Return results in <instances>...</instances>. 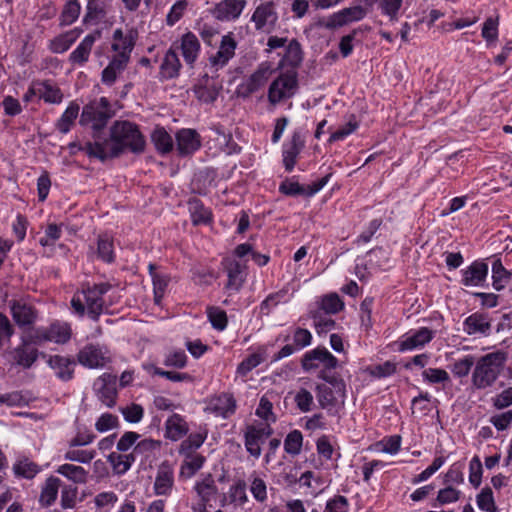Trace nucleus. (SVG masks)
Returning <instances> with one entry per match:
<instances>
[{
	"label": "nucleus",
	"instance_id": "52",
	"mask_svg": "<svg viewBox=\"0 0 512 512\" xmlns=\"http://www.w3.org/2000/svg\"><path fill=\"white\" fill-rule=\"evenodd\" d=\"M422 377L429 384H444L450 381L448 372L441 368H427L422 372Z\"/></svg>",
	"mask_w": 512,
	"mask_h": 512
},
{
	"label": "nucleus",
	"instance_id": "34",
	"mask_svg": "<svg viewBox=\"0 0 512 512\" xmlns=\"http://www.w3.org/2000/svg\"><path fill=\"white\" fill-rule=\"evenodd\" d=\"M344 308V303L336 293H330L323 296L318 302V308L315 311H320L325 315L336 314Z\"/></svg>",
	"mask_w": 512,
	"mask_h": 512
},
{
	"label": "nucleus",
	"instance_id": "45",
	"mask_svg": "<svg viewBox=\"0 0 512 512\" xmlns=\"http://www.w3.org/2000/svg\"><path fill=\"white\" fill-rule=\"evenodd\" d=\"M303 445V435L299 430H292L284 439V450L291 456L299 455Z\"/></svg>",
	"mask_w": 512,
	"mask_h": 512
},
{
	"label": "nucleus",
	"instance_id": "47",
	"mask_svg": "<svg viewBox=\"0 0 512 512\" xmlns=\"http://www.w3.org/2000/svg\"><path fill=\"white\" fill-rule=\"evenodd\" d=\"M475 358L473 355H466L461 359L456 360L451 365V372L456 378H464L467 377L472 369L475 366Z\"/></svg>",
	"mask_w": 512,
	"mask_h": 512
},
{
	"label": "nucleus",
	"instance_id": "57",
	"mask_svg": "<svg viewBox=\"0 0 512 512\" xmlns=\"http://www.w3.org/2000/svg\"><path fill=\"white\" fill-rule=\"evenodd\" d=\"M382 13L387 15L391 22L398 20L399 10L403 0H377Z\"/></svg>",
	"mask_w": 512,
	"mask_h": 512
},
{
	"label": "nucleus",
	"instance_id": "44",
	"mask_svg": "<svg viewBox=\"0 0 512 512\" xmlns=\"http://www.w3.org/2000/svg\"><path fill=\"white\" fill-rule=\"evenodd\" d=\"M16 475L32 479L40 472V467L28 458L19 459L13 466Z\"/></svg>",
	"mask_w": 512,
	"mask_h": 512
},
{
	"label": "nucleus",
	"instance_id": "23",
	"mask_svg": "<svg viewBox=\"0 0 512 512\" xmlns=\"http://www.w3.org/2000/svg\"><path fill=\"white\" fill-rule=\"evenodd\" d=\"M177 150L180 155H189L201 146L200 136L193 129H182L176 134Z\"/></svg>",
	"mask_w": 512,
	"mask_h": 512
},
{
	"label": "nucleus",
	"instance_id": "1",
	"mask_svg": "<svg viewBox=\"0 0 512 512\" xmlns=\"http://www.w3.org/2000/svg\"><path fill=\"white\" fill-rule=\"evenodd\" d=\"M145 147L146 141L138 125L127 120H117L110 127L109 138L87 142L82 150L90 157L105 161L118 157L125 151L143 153Z\"/></svg>",
	"mask_w": 512,
	"mask_h": 512
},
{
	"label": "nucleus",
	"instance_id": "4",
	"mask_svg": "<svg viewBox=\"0 0 512 512\" xmlns=\"http://www.w3.org/2000/svg\"><path fill=\"white\" fill-rule=\"evenodd\" d=\"M115 115L110 101L106 97L91 100L84 105L80 114L79 123L82 126H90L93 131V137L96 140L101 138L98 133L107 125L108 121Z\"/></svg>",
	"mask_w": 512,
	"mask_h": 512
},
{
	"label": "nucleus",
	"instance_id": "36",
	"mask_svg": "<svg viewBox=\"0 0 512 512\" xmlns=\"http://www.w3.org/2000/svg\"><path fill=\"white\" fill-rule=\"evenodd\" d=\"M80 107L79 105L72 101L60 117V119L56 123V127L59 132L66 134L70 131L71 126L74 124L75 120L79 115Z\"/></svg>",
	"mask_w": 512,
	"mask_h": 512
},
{
	"label": "nucleus",
	"instance_id": "58",
	"mask_svg": "<svg viewBox=\"0 0 512 512\" xmlns=\"http://www.w3.org/2000/svg\"><path fill=\"white\" fill-rule=\"evenodd\" d=\"M264 361L259 353L250 354L237 367V374L244 377Z\"/></svg>",
	"mask_w": 512,
	"mask_h": 512
},
{
	"label": "nucleus",
	"instance_id": "60",
	"mask_svg": "<svg viewBox=\"0 0 512 512\" xmlns=\"http://www.w3.org/2000/svg\"><path fill=\"white\" fill-rule=\"evenodd\" d=\"M229 497L231 502L236 503L239 506H243L248 501L246 483L243 480H239L237 483L232 485L229 489Z\"/></svg>",
	"mask_w": 512,
	"mask_h": 512
},
{
	"label": "nucleus",
	"instance_id": "51",
	"mask_svg": "<svg viewBox=\"0 0 512 512\" xmlns=\"http://www.w3.org/2000/svg\"><path fill=\"white\" fill-rule=\"evenodd\" d=\"M195 490L204 503L209 502L217 493V487L215 486L214 480L211 476L201 482H198L195 485Z\"/></svg>",
	"mask_w": 512,
	"mask_h": 512
},
{
	"label": "nucleus",
	"instance_id": "3",
	"mask_svg": "<svg viewBox=\"0 0 512 512\" xmlns=\"http://www.w3.org/2000/svg\"><path fill=\"white\" fill-rule=\"evenodd\" d=\"M507 353L495 351L485 354L475 361L472 372V385L476 389L492 387L504 370Z\"/></svg>",
	"mask_w": 512,
	"mask_h": 512
},
{
	"label": "nucleus",
	"instance_id": "20",
	"mask_svg": "<svg viewBox=\"0 0 512 512\" xmlns=\"http://www.w3.org/2000/svg\"><path fill=\"white\" fill-rule=\"evenodd\" d=\"M462 285L466 287L482 286L488 275V265L482 261H474L461 271Z\"/></svg>",
	"mask_w": 512,
	"mask_h": 512
},
{
	"label": "nucleus",
	"instance_id": "13",
	"mask_svg": "<svg viewBox=\"0 0 512 512\" xmlns=\"http://www.w3.org/2000/svg\"><path fill=\"white\" fill-rule=\"evenodd\" d=\"M116 381L117 377L115 375L104 373L93 384L98 399L109 408L116 404Z\"/></svg>",
	"mask_w": 512,
	"mask_h": 512
},
{
	"label": "nucleus",
	"instance_id": "5",
	"mask_svg": "<svg viewBox=\"0 0 512 512\" xmlns=\"http://www.w3.org/2000/svg\"><path fill=\"white\" fill-rule=\"evenodd\" d=\"M318 377L328 383L318 384L316 386V398L319 405L331 415H335L337 413L339 400L341 399V402H344L346 391L345 383L342 379L329 376L325 371H320Z\"/></svg>",
	"mask_w": 512,
	"mask_h": 512
},
{
	"label": "nucleus",
	"instance_id": "28",
	"mask_svg": "<svg viewBox=\"0 0 512 512\" xmlns=\"http://www.w3.org/2000/svg\"><path fill=\"white\" fill-rule=\"evenodd\" d=\"M189 431V427L184 418L179 414H172L165 422V437L178 441Z\"/></svg>",
	"mask_w": 512,
	"mask_h": 512
},
{
	"label": "nucleus",
	"instance_id": "8",
	"mask_svg": "<svg viewBox=\"0 0 512 512\" xmlns=\"http://www.w3.org/2000/svg\"><path fill=\"white\" fill-rule=\"evenodd\" d=\"M77 361L90 369L102 368L111 362V354L105 345L87 344L79 350Z\"/></svg>",
	"mask_w": 512,
	"mask_h": 512
},
{
	"label": "nucleus",
	"instance_id": "37",
	"mask_svg": "<svg viewBox=\"0 0 512 512\" xmlns=\"http://www.w3.org/2000/svg\"><path fill=\"white\" fill-rule=\"evenodd\" d=\"M188 207L194 225L206 224L211 220V211L199 199H191Z\"/></svg>",
	"mask_w": 512,
	"mask_h": 512
},
{
	"label": "nucleus",
	"instance_id": "56",
	"mask_svg": "<svg viewBox=\"0 0 512 512\" xmlns=\"http://www.w3.org/2000/svg\"><path fill=\"white\" fill-rule=\"evenodd\" d=\"M255 414L259 418L263 419L265 421L264 423H268V424L271 425V423H275L276 422V416L273 413V404L265 396H263L260 399V402H259V405H258V407L256 409Z\"/></svg>",
	"mask_w": 512,
	"mask_h": 512
},
{
	"label": "nucleus",
	"instance_id": "14",
	"mask_svg": "<svg viewBox=\"0 0 512 512\" xmlns=\"http://www.w3.org/2000/svg\"><path fill=\"white\" fill-rule=\"evenodd\" d=\"M247 6L246 0H222L211 10L212 16L221 22L237 20Z\"/></svg>",
	"mask_w": 512,
	"mask_h": 512
},
{
	"label": "nucleus",
	"instance_id": "48",
	"mask_svg": "<svg viewBox=\"0 0 512 512\" xmlns=\"http://www.w3.org/2000/svg\"><path fill=\"white\" fill-rule=\"evenodd\" d=\"M310 316L314 322V328L318 334H325L334 329L336 323L320 311H311Z\"/></svg>",
	"mask_w": 512,
	"mask_h": 512
},
{
	"label": "nucleus",
	"instance_id": "29",
	"mask_svg": "<svg viewBox=\"0 0 512 512\" xmlns=\"http://www.w3.org/2000/svg\"><path fill=\"white\" fill-rule=\"evenodd\" d=\"M491 324L486 315L481 313H473L464 321V331L468 335L488 334Z\"/></svg>",
	"mask_w": 512,
	"mask_h": 512
},
{
	"label": "nucleus",
	"instance_id": "11",
	"mask_svg": "<svg viewBox=\"0 0 512 512\" xmlns=\"http://www.w3.org/2000/svg\"><path fill=\"white\" fill-rule=\"evenodd\" d=\"M237 42L232 32H228L221 38L218 51L208 58L211 69L215 72L225 67L235 56Z\"/></svg>",
	"mask_w": 512,
	"mask_h": 512
},
{
	"label": "nucleus",
	"instance_id": "38",
	"mask_svg": "<svg viewBox=\"0 0 512 512\" xmlns=\"http://www.w3.org/2000/svg\"><path fill=\"white\" fill-rule=\"evenodd\" d=\"M151 140L156 150L162 154L170 152L173 148V139L163 127L154 129L151 134Z\"/></svg>",
	"mask_w": 512,
	"mask_h": 512
},
{
	"label": "nucleus",
	"instance_id": "35",
	"mask_svg": "<svg viewBox=\"0 0 512 512\" xmlns=\"http://www.w3.org/2000/svg\"><path fill=\"white\" fill-rule=\"evenodd\" d=\"M108 462L111 464L113 471L117 475L125 474L132 464L135 462L134 454H119L112 452L108 456Z\"/></svg>",
	"mask_w": 512,
	"mask_h": 512
},
{
	"label": "nucleus",
	"instance_id": "31",
	"mask_svg": "<svg viewBox=\"0 0 512 512\" xmlns=\"http://www.w3.org/2000/svg\"><path fill=\"white\" fill-rule=\"evenodd\" d=\"M60 484L61 480L57 477L50 476L46 479L39 497L41 506L49 507L56 501Z\"/></svg>",
	"mask_w": 512,
	"mask_h": 512
},
{
	"label": "nucleus",
	"instance_id": "24",
	"mask_svg": "<svg viewBox=\"0 0 512 512\" xmlns=\"http://www.w3.org/2000/svg\"><path fill=\"white\" fill-rule=\"evenodd\" d=\"M31 94H37L40 99L47 103L59 104L63 99V94L59 87L49 81H39L30 87Z\"/></svg>",
	"mask_w": 512,
	"mask_h": 512
},
{
	"label": "nucleus",
	"instance_id": "33",
	"mask_svg": "<svg viewBox=\"0 0 512 512\" xmlns=\"http://www.w3.org/2000/svg\"><path fill=\"white\" fill-rule=\"evenodd\" d=\"M78 36L79 33L76 30L65 32L50 41L49 49L53 53H64L73 45Z\"/></svg>",
	"mask_w": 512,
	"mask_h": 512
},
{
	"label": "nucleus",
	"instance_id": "46",
	"mask_svg": "<svg viewBox=\"0 0 512 512\" xmlns=\"http://www.w3.org/2000/svg\"><path fill=\"white\" fill-rule=\"evenodd\" d=\"M97 255L102 261L111 263L114 261L113 240L108 235H100L97 243Z\"/></svg>",
	"mask_w": 512,
	"mask_h": 512
},
{
	"label": "nucleus",
	"instance_id": "41",
	"mask_svg": "<svg viewBox=\"0 0 512 512\" xmlns=\"http://www.w3.org/2000/svg\"><path fill=\"white\" fill-rule=\"evenodd\" d=\"M203 81L204 83L195 86V96L199 101L203 103H213L218 97V89L214 85H208V74L204 75Z\"/></svg>",
	"mask_w": 512,
	"mask_h": 512
},
{
	"label": "nucleus",
	"instance_id": "43",
	"mask_svg": "<svg viewBox=\"0 0 512 512\" xmlns=\"http://www.w3.org/2000/svg\"><path fill=\"white\" fill-rule=\"evenodd\" d=\"M511 272L505 269L500 259H496L492 264V279L495 290H502L511 278Z\"/></svg>",
	"mask_w": 512,
	"mask_h": 512
},
{
	"label": "nucleus",
	"instance_id": "53",
	"mask_svg": "<svg viewBox=\"0 0 512 512\" xmlns=\"http://www.w3.org/2000/svg\"><path fill=\"white\" fill-rule=\"evenodd\" d=\"M294 402L301 412L306 413L311 411L314 405V397L310 391L301 388L295 393Z\"/></svg>",
	"mask_w": 512,
	"mask_h": 512
},
{
	"label": "nucleus",
	"instance_id": "49",
	"mask_svg": "<svg viewBox=\"0 0 512 512\" xmlns=\"http://www.w3.org/2000/svg\"><path fill=\"white\" fill-rule=\"evenodd\" d=\"M302 59L303 53L301 45L296 39H292L286 46V52L283 60L287 64L296 67L302 62Z\"/></svg>",
	"mask_w": 512,
	"mask_h": 512
},
{
	"label": "nucleus",
	"instance_id": "19",
	"mask_svg": "<svg viewBox=\"0 0 512 512\" xmlns=\"http://www.w3.org/2000/svg\"><path fill=\"white\" fill-rule=\"evenodd\" d=\"M365 15L366 10L360 5L344 8L329 17L326 27H342L348 23L363 19Z\"/></svg>",
	"mask_w": 512,
	"mask_h": 512
},
{
	"label": "nucleus",
	"instance_id": "54",
	"mask_svg": "<svg viewBox=\"0 0 512 512\" xmlns=\"http://www.w3.org/2000/svg\"><path fill=\"white\" fill-rule=\"evenodd\" d=\"M81 10L80 3L78 0H70L64 6L61 13V24L70 25L79 17Z\"/></svg>",
	"mask_w": 512,
	"mask_h": 512
},
{
	"label": "nucleus",
	"instance_id": "18",
	"mask_svg": "<svg viewBox=\"0 0 512 512\" xmlns=\"http://www.w3.org/2000/svg\"><path fill=\"white\" fill-rule=\"evenodd\" d=\"M433 338V331L427 327H422L414 332L408 333L398 342L400 352L414 350L423 347Z\"/></svg>",
	"mask_w": 512,
	"mask_h": 512
},
{
	"label": "nucleus",
	"instance_id": "55",
	"mask_svg": "<svg viewBox=\"0 0 512 512\" xmlns=\"http://www.w3.org/2000/svg\"><path fill=\"white\" fill-rule=\"evenodd\" d=\"M477 505L482 511L498 512V508L495 505L493 492L489 487L483 488L477 495Z\"/></svg>",
	"mask_w": 512,
	"mask_h": 512
},
{
	"label": "nucleus",
	"instance_id": "7",
	"mask_svg": "<svg viewBox=\"0 0 512 512\" xmlns=\"http://www.w3.org/2000/svg\"><path fill=\"white\" fill-rule=\"evenodd\" d=\"M279 16L272 0L261 2L251 15L250 21L256 31L271 33L278 24Z\"/></svg>",
	"mask_w": 512,
	"mask_h": 512
},
{
	"label": "nucleus",
	"instance_id": "12",
	"mask_svg": "<svg viewBox=\"0 0 512 512\" xmlns=\"http://www.w3.org/2000/svg\"><path fill=\"white\" fill-rule=\"evenodd\" d=\"M269 75V67L266 64H261L245 81L238 85L237 95L241 98H249L265 86Z\"/></svg>",
	"mask_w": 512,
	"mask_h": 512
},
{
	"label": "nucleus",
	"instance_id": "27",
	"mask_svg": "<svg viewBox=\"0 0 512 512\" xmlns=\"http://www.w3.org/2000/svg\"><path fill=\"white\" fill-rule=\"evenodd\" d=\"M200 42L192 32H187L181 37L180 49L187 65L193 66L200 53Z\"/></svg>",
	"mask_w": 512,
	"mask_h": 512
},
{
	"label": "nucleus",
	"instance_id": "61",
	"mask_svg": "<svg viewBox=\"0 0 512 512\" xmlns=\"http://www.w3.org/2000/svg\"><path fill=\"white\" fill-rule=\"evenodd\" d=\"M160 446L161 442L158 440L144 439L137 442L131 454H134L135 458L137 455H144L147 457L149 456L150 453L154 452L155 450H158Z\"/></svg>",
	"mask_w": 512,
	"mask_h": 512
},
{
	"label": "nucleus",
	"instance_id": "64",
	"mask_svg": "<svg viewBox=\"0 0 512 512\" xmlns=\"http://www.w3.org/2000/svg\"><path fill=\"white\" fill-rule=\"evenodd\" d=\"M250 492L254 499L260 503L267 500V485L265 481L260 477H253L250 485Z\"/></svg>",
	"mask_w": 512,
	"mask_h": 512
},
{
	"label": "nucleus",
	"instance_id": "21",
	"mask_svg": "<svg viewBox=\"0 0 512 512\" xmlns=\"http://www.w3.org/2000/svg\"><path fill=\"white\" fill-rule=\"evenodd\" d=\"M49 367L54 370L57 378L62 381H70L74 377L76 362L73 357L53 355L48 360Z\"/></svg>",
	"mask_w": 512,
	"mask_h": 512
},
{
	"label": "nucleus",
	"instance_id": "30",
	"mask_svg": "<svg viewBox=\"0 0 512 512\" xmlns=\"http://www.w3.org/2000/svg\"><path fill=\"white\" fill-rule=\"evenodd\" d=\"M181 62L176 49L172 46L165 54L160 66V73L165 79H172L179 75Z\"/></svg>",
	"mask_w": 512,
	"mask_h": 512
},
{
	"label": "nucleus",
	"instance_id": "25",
	"mask_svg": "<svg viewBox=\"0 0 512 512\" xmlns=\"http://www.w3.org/2000/svg\"><path fill=\"white\" fill-rule=\"evenodd\" d=\"M304 147V140L300 132L295 131L291 137L289 143L284 145L283 149V163L285 169L291 172L296 164V159Z\"/></svg>",
	"mask_w": 512,
	"mask_h": 512
},
{
	"label": "nucleus",
	"instance_id": "15",
	"mask_svg": "<svg viewBox=\"0 0 512 512\" xmlns=\"http://www.w3.org/2000/svg\"><path fill=\"white\" fill-rule=\"evenodd\" d=\"M72 330L66 322H54L49 327H41L36 330V338L39 341H49L64 344L71 338Z\"/></svg>",
	"mask_w": 512,
	"mask_h": 512
},
{
	"label": "nucleus",
	"instance_id": "2",
	"mask_svg": "<svg viewBox=\"0 0 512 512\" xmlns=\"http://www.w3.org/2000/svg\"><path fill=\"white\" fill-rule=\"evenodd\" d=\"M111 289L109 283H99L87 286L77 292L71 300V306L78 316H84L85 312L90 319L98 321L105 309L103 296Z\"/></svg>",
	"mask_w": 512,
	"mask_h": 512
},
{
	"label": "nucleus",
	"instance_id": "22",
	"mask_svg": "<svg viewBox=\"0 0 512 512\" xmlns=\"http://www.w3.org/2000/svg\"><path fill=\"white\" fill-rule=\"evenodd\" d=\"M100 38V32L96 31L84 37L79 45L69 55V62L73 65L83 66L88 62L92 48L96 40Z\"/></svg>",
	"mask_w": 512,
	"mask_h": 512
},
{
	"label": "nucleus",
	"instance_id": "17",
	"mask_svg": "<svg viewBox=\"0 0 512 512\" xmlns=\"http://www.w3.org/2000/svg\"><path fill=\"white\" fill-rule=\"evenodd\" d=\"M223 265L228 277L225 289L229 291L230 294L239 292L246 281V265L237 260H225Z\"/></svg>",
	"mask_w": 512,
	"mask_h": 512
},
{
	"label": "nucleus",
	"instance_id": "10",
	"mask_svg": "<svg viewBox=\"0 0 512 512\" xmlns=\"http://www.w3.org/2000/svg\"><path fill=\"white\" fill-rule=\"evenodd\" d=\"M337 365V358L324 347H317L306 352L301 360V366L306 372L313 371L320 366H323L321 371H325L327 373V371L335 369Z\"/></svg>",
	"mask_w": 512,
	"mask_h": 512
},
{
	"label": "nucleus",
	"instance_id": "6",
	"mask_svg": "<svg viewBox=\"0 0 512 512\" xmlns=\"http://www.w3.org/2000/svg\"><path fill=\"white\" fill-rule=\"evenodd\" d=\"M273 434L268 423L256 422L246 426L244 430V447L252 458L259 459L262 455V445Z\"/></svg>",
	"mask_w": 512,
	"mask_h": 512
},
{
	"label": "nucleus",
	"instance_id": "26",
	"mask_svg": "<svg viewBox=\"0 0 512 512\" xmlns=\"http://www.w3.org/2000/svg\"><path fill=\"white\" fill-rule=\"evenodd\" d=\"M174 485V472L168 463H162L154 482L156 495H169Z\"/></svg>",
	"mask_w": 512,
	"mask_h": 512
},
{
	"label": "nucleus",
	"instance_id": "16",
	"mask_svg": "<svg viewBox=\"0 0 512 512\" xmlns=\"http://www.w3.org/2000/svg\"><path fill=\"white\" fill-rule=\"evenodd\" d=\"M13 320L19 327H30L37 319V310L24 299L9 301Z\"/></svg>",
	"mask_w": 512,
	"mask_h": 512
},
{
	"label": "nucleus",
	"instance_id": "50",
	"mask_svg": "<svg viewBox=\"0 0 512 512\" xmlns=\"http://www.w3.org/2000/svg\"><path fill=\"white\" fill-rule=\"evenodd\" d=\"M207 316L212 327L218 331H223L228 324L227 314L219 307H208Z\"/></svg>",
	"mask_w": 512,
	"mask_h": 512
},
{
	"label": "nucleus",
	"instance_id": "63",
	"mask_svg": "<svg viewBox=\"0 0 512 512\" xmlns=\"http://www.w3.org/2000/svg\"><path fill=\"white\" fill-rule=\"evenodd\" d=\"M120 412L122 413L124 419L129 423H139L144 415L142 406L135 403L120 408Z\"/></svg>",
	"mask_w": 512,
	"mask_h": 512
},
{
	"label": "nucleus",
	"instance_id": "42",
	"mask_svg": "<svg viewBox=\"0 0 512 512\" xmlns=\"http://www.w3.org/2000/svg\"><path fill=\"white\" fill-rule=\"evenodd\" d=\"M112 49L119 54L130 57L134 47V41L131 36H125L121 29H116L113 33Z\"/></svg>",
	"mask_w": 512,
	"mask_h": 512
},
{
	"label": "nucleus",
	"instance_id": "40",
	"mask_svg": "<svg viewBox=\"0 0 512 512\" xmlns=\"http://www.w3.org/2000/svg\"><path fill=\"white\" fill-rule=\"evenodd\" d=\"M56 472L74 483H85L87 481V471L81 467L73 464L60 465Z\"/></svg>",
	"mask_w": 512,
	"mask_h": 512
},
{
	"label": "nucleus",
	"instance_id": "32",
	"mask_svg": "<svg viewBox=\"0 0 512 512\" xmlns=\"http://www.w3.org/2000/svg\"><path fill=\"white\" fill-rule=\"evenodd\" d=\"M38 358L37 349L30 347L26 342L13 351L14 362L23 368H30Z\"/></svg>",
	"mask_w": 512,
	"mask_h": 512
},
{
	"label": "nucleus",
	"instance_id": "62",
	"mask_svg": "<svg viewBox=\"0 0 512 512\" xmlns=\"http://www.w3.org/2000/svg\"><path fill=\"white\" fill-rule=\"evenodd\" d=\"M164 365L177 369L184 368L187 363V355L183 350H173L165 355Z\"/></svg>",
	"mask_w": 512,
	"mask_h": 512
},
{
	"label": "nucleus",
	"instance_id": "59",
	"mask_svg": "<svg viewBox=\"0 0 512 512\" xmlns=\"http://www.w3.org/2000/svg\"><path fill=\"white\" fill-rule=\"evenodd\" d=\"M153 291L156 303H160L169 283V277L164 274L152 273Z\"/></svg>",
	"mask_w": 512,
	"mask_h": 512
},
{
	"label": "nucleus",
	"instance_id": "39",
	"mask_svg": "<svg viewBox=\"0 0 512 512\" xmlns=\"http://www.w3.org/2000/svg\"><path fill=\"white\" fill-rule=\"evenodd\" d=\"M184 455L186 456V459L181 465L180 475L190 478L202 468L205 458L200 454H192V452H188Z\"/></svg>",
	"mask_w": 512,
	"mask_h": 512
},
{
	"label": "nucleus",
	"instance_id": "9",
	"mask_svg": "<svg viewBox=\"0 0 512 512\" xmlns=\"http://www.w3.org/2000/svg\"><path fill=\"white\" fill-rule=\"evenodd\" d=\"M298 81L294 73H284L277 77L269 86L268 100L277 104L284 99L291 98L297 90Z\"/></svg>",
	"mask_w": 512,
	"mask_h": 512
}]
</instances>
